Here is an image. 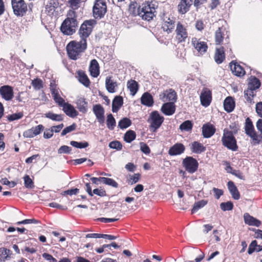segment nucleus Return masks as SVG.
Masks as SVG:
<instances>
[{"mask_svg": "<svg viewBox=\"0 0 262 262\" xmlns=\"http://www.w3.org/2000/svg\"><path fill=\"white\" fill-rule=\"evenodd\" d=\"M158 5L155 1H146L138 8V15L143 19L147 21L152 20L156 16V9Z\"/></svg>", "mask_w": 262, "mask_h": 262, "instance_id": "1", "label": "nucleus"}, {"mask_svg": "<svg viewBox=\"0 0 262 262\" xmlns=\"http://www.w3.org/2000/svg\"><path fill=\"white\" fill-rule=\"evenodd\" d=\"M87 48V43L85 40L80 41H71L67 46V54L69 57L76 60L79 58L81 54Z\"/></svg>", "mask_w": 262, "mask_h": 262, "instance_id": "2", "label": "nucleus"}, {"mask_svg": "<svg viewBox=\"0 0 262 262\" xmlns=\"http://www.w3.org/2000/svg\"><path fill=\"white\" fill-rule=\"evenodd\" d=\"M260 85V80L256 77L251 76L249 78L248 88L244 91V96L248 102H252V98L255 96L254 91L258 89Z\"/></svg>", "mask_w": 262, "mask_h": 262, "instance_id": "3", "label": "nucleus"}, {"mask_svg": "<svg viewBox=\"0 0 262 262\" xmlns=\"http://www.w3.org/2000/svg\"><path fill=\"white\" fill-rule=\"evenodd\" d=\"M222 142L223 145L230 150L236 151L238 149L236 140L231 131L224 130Z\"/></svg>", "mask_w": 262, "mask_h": 262, "instance_id": "4", "label": "nucleus"}, {"mask_svg": "<svg viewBox=\"0 0 262 262\" xmlns=\"http://www.w3.org/2000/svg\"><path fill=\"white\" fill-rule=\"evenodd\" d=\"M77 27L76 19L73 17H68L62 23L60 30L64 34L70 35L75 32Z\"/></svg>", "mask_w": 262, "mask_h": 262, "instance_id": "5", "label": "nucleus"}, {"mask_svg": "<svg viewBox=\"0 0 262 262\" xmlns=\"http://www.w3.org/2000/svg\"><path fill=\"white\" fill-rule=\"evenodd\" d=\"M14 14L17 17L25 16L28 11V6L24 0H11Z\"/></svg>", "mask_w": 262, "mask_h": 262, "instance_id": "6", "label": "nucleus"}, {"mask_svg": "<svg viewBox=\"0 0 262 262\" xmlns=\"http://www.w3.org/2000/svg\"><path fill=\"white\" fill-rule=\"evenodd\" d=\"M164 120V117L161 116L158 111L152 112L148 119V122L150 123V129L153 132H156L161 126Z\"/></svg>", "mask_w": 262, "mask_h": 262, "instance_id": "7", "label": "nucleus"}, {"mask_svg": "<svg viewBox=\"0 0 262 262\" xmlns=\"http://www.w3.org/2000/svg\"><path fill=\"white\" fill-rule=\"evenodd\" d=\"M107 11L104 0H96L93 8V15L95 18H101L104 16Z\"/></svg>", "mask_w": 262, "mask_h": 262, "instance_id": "8", "label": "nucleus"}, {"mask_svg": "<svg viewBox=\"0 0 262 262\" xmlns=\"http://www.w3.org/2000/svg\"><path fill=\"white\" fill-rule=\"evenodd\" d=\"M94 23V20H85L81 25L79 30V34L81 38L80 40H85L86 42V38L92 31L93 26Z\"/></svg>", "mask_w": 262, "mask_h": 262, "instance_id": "9", "label": "nucleus"}, {"mask_svg": "<svg viewBox=\"0 0 262 262\" xmlns=\"http://www.w3.org/2000/svg\"><path fill=\"white\" fill-rule=\"evenodd\" d=\"M182 165L189 173H193L198 170L199 163L192 157H186L183 160Z\"/></svg>", "mask_w": 262, "mask_h": 262, "instance_id": "10", "label": "nucleus"}, {"mask_svg": "<svg viewBox=\"0 0 262 262\" xmlns=\"http://www.w3.org/2000/svg\"><path fill=\"white\" fill-rule=\"evenodd\" d=\"M160 99L163 102H173L174 103L177 99V95L176 91L172 89L164 91L159 95Z\"/></svg>", "mask_w": 262, "mask_h": 262, "instance_id": "11", "label": "nucleus"}, {"mask_svg": "<svg viewBox=\"0 0 262 262\" xmlns=\"http://www.w3.org/2000/svg\"><path fill=\"white\" fill-rule=\"evenodd\" d=\"M93 111L98 122L103 125L105 121L104 110L100 104H96L93 106Z\"/></svg>", "mask_w": 262, "mask_h": 262, "instance_id": "12", "label": "nucleus"}, {"mask_svg": "<svg viewBox=\"0 0 262 262\" xmlns=\"http://www.w3.org/2000/svg\"><path fill=\"white\" fill-rule=\"evenodd\" d=\"M0 94L5 100H11L14 96L13 88L8 85L2 86L0 88Z\"/></svg>", "mask_w": 262, "mask_h": 262, "instance_id": "13", "label": "nucleus"}, {"mask_svg": "<svg viewBox=\"0 0 262 262\" xmlns=\"http://www.w3.org/2000/svg\"><path fill=\"white\" fill-rule=\"evenodd\" d=\"M211 91L207 89H204L200 95L201 104L205 107L209 106L211 103Z\"/></svg>", "mask_w": 262, "mask_h": 262, "instance_id": "14", "label": "nucleus"}, {"mask_svg": "<svg viewBox=\"0 0 262 262\" xmlns=\"http://www.w3.org/2000/svg\"><path fill=\"white\" fill-rule=\"evenodd\" d=\"M191 43L193 47L200 53H204L207 51L208 46L207 43L204 41H201L200 39L196 38H193Z\"/></svg>", "mask_w": 262, "mask_h": 262, "instance_id": "15", "label": "nucleus"}, {"mask_svg": "<svg viewBox=\"0 0 262 262\" xmlns=\"http://www.w3.org/2000/svg\"><path fill=\"white\" fill-rule=\"evenodd\" d=\"M185 150V146L182 143H177L170 147L168 152L170 156H177L183 154Z\"/></svg>", "mask_w": 262, "mask_h": 262, "instance_id": "16", "label": "nucleus"}, {"mask_svg": "<svg viewBox=\"0 0 262 262\" xmlns=\"http://www.w3.org/2000/svg\"><path fill=\"white\" fill-rule=\"evenodd\" d=\"M43 128L44 126L41 124H39L34 127H32L31 128L26 130L24 133L23 135L26 138H33L39 135Z\"/></svg>", "mask_w": 262, "mask_h": 262, "instance_id": "17", "label": "nucleus"}, {"mask_svg": "<svg viewBox=\"0 0 262 262\" xmlns=\"http://www.w3.org/2000/svg\"><path fill=\"white\" fill-rule=\"evenodd\" d=\"M175 27L174 18L166 17L164 19V23L162 25V28L164 31L167 33H171Z\"/></svg>", "mask_w": 262, "mask_h": 262, "instance_id": "18", "label": "nucleus"}, {"mask_svg": "<svg viewBox=\"0 0 262 262\" xmlns=\"http://www.w3.org/2000/svg\"><path fill=\"white\" fill-rule=\"evenodd\" d=\"M216 129L213 125L208 123L202 126V135L205 138H209L215 133Z\"/></svg>", "mask_w": 262, "mask_h": 262, "instance_id": "19", "label": "nucleus"}, {"mask_svg": "<svg viewBox=\"0 0 262 262\" xmlns=\"http://www.w3.org/2000/svg\"><path fill=\"white\" fill-rule=\"evenodd\" d=\"M161 111L165 115H172L176 111L174 103L173 102H168L164 103L161 107Z\"/></svg>", "mask_w": 262, "mask_h": 262, "instance_id": "20", "label": "nucleus"}, {"mask_svg": "<svg viewBox=\"0 0 262 262\" xmlns=\"http://www.w3.org/2000/svg\"><path fill=\"white\" fill-rule=\"evenodd\" d=\"M176 31L177 33V38L179 42L184 41L187 38V33L186 29L180 22L177 24Z\"/></svg>", "mask_w": 262, "mask_h": 262, "instance_id": "21", "label": "nucleus"}, {"mask_svg": "<svg viewBox=\"0 0 262 262\" xmlns=\"http://www.w3.org/2000/svg\"><path fill=\"white\" fill-rule=\"evenodd\" d=\"M243 217L245 223L249 226L258 227L261 225V222L259 220L250 215L248 213H244Z\"/></svg>", "mask_w": 262, "mask_h": 262, "instance_id": "22", "label": "nucleus"}, {"mask_svg": "<svg viewBox=\"0 0 262 262\" xmlns=\"http://www.w3.org/2000/svg\"><path fill=\"white\" fill-rule=\"evenodd\" d=\"M230 67L232 73L235 76L241 77L245 74V71L243 68L236 62L232 61L230 63Z\"/></svg>", "mask_w": 262, "mask_h": 262, "instance_id": "23", "label": "nucleus"}, {"mask_svg": "<svg viewBox=\"0 0 262 262\" xmlns=\"http://www.w3.org/2000/svg\"><path fill=\"white\" fill-rule=\"evenodd\" d=\"M58 0H50L45 6V10L49 15L54 14L56 9L58 7Z\"/></svg>", "mask_w": 262, "mask_h": 262, "instance_id": "24", "label": "nucleus"}, {"mask_svg": "<svg viewBox=\"0 0 262 262\" xmlns=\"http://www.w3.org/2000/svg\"><path fill=\"white\" fill-rule=\"evenodd\" d=\"M62 107V110L65 114L71 118H75L78 115V112L75 109L74 106L69 103H66Z\"/></svg>", "mask_w": 262, "mask_h": 262, "instance_id": "25", "label": "nucleus"}, {"mask_svg": "<svg viewBox=\"0 0 262 262\" xmlns=\"http://www.w3.org/2000/svg\"><path fill=\"white\" fill-rule=\"evenodd\" d=\"M192 4V0H181L178 5L180 13L185 14L189 11L190 6Z\"/></svg>", "mask_w": 262, "mask_h": 262, "instance_id": "26", "label": "nucleus"}, {"mask_svg": "<svg viewBox=\"0 0 262 262\" xmlns=\"http://www.w3.org/2000/svg\"><path fill=\"white\" fill-rule=\"evenodd\" d=\"M227 186L232 197L234 200H239L240 198V194L236 186L234 185V182L231 181H229L227 183Z\"/></svg>", "mask_w": 262, "mask_h": 262, "instance_id": "27", "label": "nucleus"}, {"mask_svg": "<svg viewBox=\"0 0 262 262\" xmlns=\"http://www.w3.org/2000/svg\"><path fill=\"white\" fill-rule=\"evenodd\" d=\"M214 60L217 64H221L225 58V51L223 47L216 48L214 54Z\"/></svg>", "mask_w": 262, "mask_h": 262, "instance_id": "28", "label": "nucleus"}, {"mask_svg": "<svg viewBox=\"0 0 262 262\" xmlns=\"http://www.w3.org/2000/svg\"><path fill=\"white\" fill-rule=\"evenodd\" d=\"M89 69L91 76L95 78L97 77L99 75V66L96 59L91 60Z\"/></svg>", "mask_w": 262, "mask_h": 262, "instance_id": "29", "label": "nucleus"}, {"mask_svg": "<svg viewBox=\"0 0 262 262\" xmlns=\"http://www.w3.org/2000/svg\"><path fill=\"white\" fill-rule=\"evenodd\" d=\"M123 104V99L122 96H116L112 102V112L117 113Z\"/></svg>", "mask_w": 262, "mask_h": 262, "instance_id": "30", "label": "nucleus"}, {"mask_svg": "<svg viewBox=\"0 0 262 262\" xmlns=\"http://www.w3.org/2000/svg\"><path fill=\"white\" fill-rule=\"evenodd\" d=\"M190 149L192 152L199 154L204 152L206 150V147L202 143L194 141L191 143Z\"/></svg>", "mask_w": 262, "mask_h": 262, "instance_id": "31", "label": "nucleus"}, {"mask_svg": "<svg viewBox=\"0 0 262 262\" xmlns=\"http://www.w3.org/2000/svg\"><path fill=\"white\" fill-rule=\"evenodd\" d=\"M117 86L116 81L112 79V77L107 76L105 79V87L107 91L110 93L115 92V88Z\"/></svg>", "mask_w": 262, "mask_h": 262, "instance_id": "32", "label": "nucleus"}, {"mask_svg": "<svg viewBox=\"0 0 262 262\" xmlns=\"http://www.w3.org/2000/svg\"><path fill=\"white\" fill-rule=\"evenodd\" d=\"M224 107L228 113H230L233 111L235 107V102L231 97H228L225 99Z\"/></svg>", "mask_w": 262, "mask_h": 262, "instance_id": "33", "label": "nucleus"}, {"mask_svg": "<svg viewBox=\"0 0 262 262\" xmlns=\"http://www.w3.org/2000/svg\"><path fill=\"white\" fill-rule=\"evenodd\" d=\"M141 102L144 105L151 106L154 104L153 97L149 93H144L141 98Z\"/></svg>", "mask_w": 262, "mask_h": 262, "instance_id": "34", "label": "nucleus"}, {"mask_svg": "<svg viewBox=\"0 0 262 262\" xmlns=\"http://www.w3.org/2000/svg\"><path fill=\"white\" fill-rule=\"evenodd\" d=\"M77 107L78 110L85 114L88 111V102L84 98H79L76 101Z\"/></svg>", "mask_w": 262, "mask_h": 262, "instance_id": "35", "label": "nucleus"}, {"mask_svg": "<svg viewBox=\"0 0 262 262\" xmlns=\"http://www.w3.org/2000/svg\"><path fill=\"white\" fill-rule=\"evenodd\" d=\"M127 88L129 90L130 94L133 96L135 95L139 89L138 82L134 80H130L127 82Z\"/></svg>", "mask_w": 262, "mask_h": 262, "instance_id": "36", "label": "nucleus"}, {"mask_svg": "<svg viewBox=\"0 0 262 262\" xmlns=\"http://www.w3.org/2000/svg\"><path fill=\"white\" fill-rule=\"evenodd\" d=\"M46 118L55 121H61L63 120V115L61 114H55L52 112H49L45 114Z\"/></svg>", "mask_w": 262, "mask_h": 262, "instance_id": "37", "label": "nucleus"}, {"mask_svg": "<svg viewBox=\"0 0 262 262\" xmlns=\"http://www.w3.org/2000/svg\"><path fill=\"white\" fill-rule=\"evenodd\" d=\"M207 201L205 200L195 202L191 209V213L193 214L196 212L200 209L204 207L207 204Z\"/></svg>", "mask_w": 262, "mask_h": 262, "instance_id": "38", "label": "nucleus"}, {"mask_svg": "<svg viewBox=\"0 0 262 262\" xmlns=\"http://www.w3.org/2000/svg\"><path fill=\"white\" fill-rule=\"evenodd\" d=\"M136 133L134 130H129L125 133L123 138L127 143H130L136 139Z\"/></svg>", "mask_w": 262, "mask_h": 262, "instance_id": "39", "label": "nucleus"}, {"mask_svg": "<svg viewBox=\"0 0 262 262\" xmlns=\"http://www.w3.org/2000/svg\"><path fill=\"white\" fill-rule=\"evenodd\" d=\"M79 81L85 86L88 87L90 85V81L86 75L83 72H79Z\"/></svg>", "mask_w": 262, "mask_h": 262, "instance_id": "40", "label": "nucleus"}, {"mask_svg": "<svg viewBox=\"0 0 262 262\" xmlns=\"http://www.w3.org/2000/svg\"><path fill=\"white\" fill-rule=\"evenodd\" d=\"M106 125L110 130H113L116 126V120L112 114L107 116Z\"/></svg>", "mask_w": 262, "mask_h": 262, "instance_id": "41", "label": "nucleus"}, {"mask_svg": "<svg viewBox=\"0 0 262 262\" xmlns=\"http://www.w3.org/2000/svg\"><path fill=\"white\" fill-rule=\"evenodd\" d=\"M245 130L246 134L255 131L252 120L249 117L246 119Z\"/></svg>", "mask_w": 262, "mask_h": 262, "instance_id": "42", "label": "nucleus"}, {"mask_svg": "<svg viewBox=\"0 0 262 262\" xmlns=\"http://www.w3.org/2000/svg\"><path fill=\"white\" fill-rule=\"evenodd\" d=\"M247 135L252 139L254 144H259L262 142V136H258L255 131L250 133Z\"/></svg>", "mask_w": 262, "mask_h": 262, "instance_id": "43", "label": "nucleus"}, {"mask_svg": "<svg viewBox=\"0 0 262 262\" xmlns=\"http://www.w3.org/2000/svg\"><path fill=\"white\" fill-rule=\"evenodd\" d=\"M132 124L131 120L128 118H123L121 119L118 123V127L121 129L126 128Z\"/></svg>", "mask_w": 262, "mask_h": 262, "instance_id": "44", "label": "nucleus"}, {"mask_svg": "<svg viewBox=\"0 0 262 262\" xmlns=\"http://www.w3.org/2000/svg\"><path fill=\"white\" fill-rule=\"evenodd\" d=\"M193 124L191 121L186 120L180 125V129L182 131H190L192 129Z\"/></svg>", "mask_w": 262, "mask_h": 262, "instance_id": "45", "label": "nucleus"}, {"mask_svg": "<svg viewBox=\"0 0 262 262\" xmlns=\"http://www.w3.org/2000/svg\"><path fill=\"white\" fill-rule=\"evenodd\" d=\"M70 144L73 147L78 148H84L87 147L89 144L88 142L84 141L83 142H78L75 141H72L70 142Z\"/></svg>", "mask_w": 262, "mask_h": 262, "instance_id": "46", "label": "nucleus"}, {"mask_svg": "<svg viewBox=\"0 0 262 262\" xmlns=\"http://www.w3.org/2000/svg\"><path fill=\"white\" fill-rule=\"evenodd\" d=\"M24 185L26 188L31 189L34 187L33 181L30 178L29 176L25 175L24 177Z\"/></svg>", "mask_w": 262, "mask_h": 262, "instance_id": "47", "label": "nucleus"}, {"mask_svg": "<svg viewBox=\"0 0 262 262\" xmlns=\"http://www.w3.org/2000/svg\"><path fill=\"white\" fill-rule=\"evenodd\" d=\"M220 207L224 211H230L233 209V204L231 201H228L221 203Z\"/></svg>", "mask_w": 262, "mask_h": 262, "instance_id": "48", "label": "nucleus"}, {"mask_svg": "<svg viewBox=\"0 0 262 262\" xmlns=\"http://www.w3.org/2000/svg\"><path fill=\"white\" fill-rule=\"evenodd\" d=\"M215 43L217 45L220 44L223 41V34L221 32V28H219L215 32Z\"/></svg>", "mask_w": 262, "mask_h": 262, "instance_id": "49", "label": "nucleus"}, {"mask_svg": "<svg viewBox=\"0 0 262 262\" xmlns=\"http://www.w3.org/2000/svg\"><path fill=\"white\" fill-rule=\"evenodd\" d=\"M76 127H77V125L75 123H73L72 125H71L69 126L66 127L62 130V131L61 133V136H64L66 135H67L68 133H69L72 131L75 130L76 128Z\"/></svg>", "mask_w": 262, "mask_h": 262, "instance_id": "50", "label": "nucleus"}, {"mask_svg": "<svg viewBox=\"0 0 262 262\" xmlns=\"http://www.w3.org/2000/svg\"><path fill=\"white\" fill-rule=\"evenodd\" d=\"M32 85L35 90H40L43 87L42 81L39 78H36L32 80Z\"/></svg>", "mask_w": 262, "mask_h": 262, "instance_id": "51", "label": "nucleus"}, {"mask_svg": "<svg viewBox=\"0 0 262 262\" xmlns=\"http://www.w3.org/2000/svg\"><path fill=\"white\" fill-rule=\"evenodd\" d=\"M109 147L111 148L116 149L117 150H121L122 148V145L120 141H114L109 143Z\"/></svg>", "mask_w": 262, "mask_h": 262, "instance_id": "52", "label": "nucleus"}, {"mask_svg": "<svg viewBox=\"0 0 262 262\" xmlns=\"http://www.w3.org/2000/svg\"><path fill=\"white\" fill-rule=\"evenodd\" d=\"M23 116V113L22 112H19L8 116L7 118L10 121H13L21 118Z\"/></svg>", "mask_w": 262, "mask_h": 262, "instance_id": "53", "label": "nucleus"}, {"mask_svg": "<svg viewBox=\"0 0 262 262\" xmlns=\"http://www.w3.org/2000/svg\"><path fill=\"white\" fill-rule=\"evenodd\" d=\"M39 221L35 219H26L21 221L17 222L16 224L17 225H19L21 224H38Z\"/></svg>", "mask_w": 262, "mask_h": 262, "instance_id": "54", "label": "nucleus"}, {"mask_svg": "<svg viewBox=\"0 0 262 262\" xmlns=\"http://www.w3.org/2000/svg\"><path fill=\"white\" fill-rule=\"evenodd\" d=\"M50 89L53 98L59 95L58 89L54 82H52L50 85Z\"/></svg>", "mask_w": 262, "mask_h": 262, "instance_id": "55", "label": "nucleus"}, {"mask_svg": "<svg viewBox=\"0 0 262 262\" xmlns=\"http://www.w3.org/2000/svg\"><path fill=\"white\" fill-rule=\"evenodd\" d=\"M72 150L71 147L67 145H62L58 149V153L59 154H70Z\"/></svg>", "mask_w": 262, "mask_h": 262, "instance_id": "56", "label": "nucleus"}, {"mask_svg": "<svg viewBox=\"0 0 262 262\" xmlns=\"http://www.w3.org/2000/svg\"><path fill=\"white\" fill-rule=\"evenodd\" d=\"M256 247H257V242L256 240L253 241L250 244L248 253L249 254H252L254 252L256 251Z\"/></svg>", "mask_w": 262, "mask_h": 262, "instance_id": "57", "label": "nucleus"}, {"mask_svg": "<svg viewBox=\"0 0 262 262\" xmlns=\"http://www.w3.org/2000/svg\"><path fill=\"white\" fill-rule=\"evenodd\" d=\"M140 150L142 152L146 155H148L150 152V149L148 146L144 142H140Z\"/></svg>", "mask_w": 262, "mask_h": 262, "instance_id": "58", "label": "nucleus"}, {"mask_svg": "<svg viewBox=\"0 0 262 262\" xmlns=\"http://www.w3.org/2000/svg\"><path fill=\"white\" fill-rule=\"evenodd\" d=\"M104 184L114 188L118 187V184L113 179L106 178Z\"/></svg>", "mask_w": 262, "mask_h": 262, "instance_id": "59", "label": "nucleus"}, {"mask_svg": "<svg viewBox=\"0 0 262 262\" xmlns=\"http://www.w3.org/2000/svg\"><path fill=\"white\" fill-rule=\"evenodd\" d=\"M96 194L98 196L102 197L106 195V191L103 189L95 188L93 190V195Z\"/></svg>", "mask_w": 262, "mask_h": 262, "instance_id": "60", "label": "nucleus"}, {"mask_svg": "<svg viewBox=\"0 0 262 262\" xmlns=\"http://www.w3.org/2000/svg\"><path fill=\"white\" fill-rule=\"evenodd\" d=\"M0 251L3 254L6 255L4 258V260L7 259L8 258H10V255L12 254V251L10 249L5 248H0Z\"/></svg>", "mask_w": 262, "mask_h": 262, "instance_id": "61", "label": "nucleus"}, {"mask_svg": "<svg viewBox=\"0 0 262 262\" xmlns=\"http://www.w3.org/2000/svg\"><path fill=\"white\" fill-rule=\"evenodd\" d=\"M55 102L59 106H63L67 102H64V100L61 98L59 95L53 98Z\"/></svg>", "mask_w": 262, "mask_h": 262, "instance_id": "62", "label": "nucleus"}, {"mask_svg": "<svg viewBox=\"0 0 262 262\" xmlns=\"http://www.w3.org/2000/svg\"><path fill=\"white\" fill-rule=\"evenodd\" d=\"M42 257L49 262H57L56 259L49 253H44L42 254Z\"/></svg>", "mask_w": 262, "mask_h": 262, "instance_id": "63", "label": "nucleus"}, {"mask_svg": "<svg viewBox=\"0 0 262 262\" xmlns=\"http://www.w3.org/2000/svg\"><path fill=\"white\" fill-rule=\"evenodd\" d=\"M255 108L258 115L262 118V102L257 103L256 105Z\"/></svg>", "mask_w": 262, "mask_h": 262, "instance_id": "64", "label": "nucleus"}]
</instances>
